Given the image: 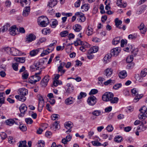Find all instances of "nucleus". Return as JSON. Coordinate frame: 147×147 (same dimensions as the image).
<instances>
[{
	"label": "nucleus",
	"instance_id": "obj_4",
	"mask_svg": "<svg viewBox=\"0 0 147 147\" xmlns=\"http://www.w3.org/2000/svg\"><path fill=\"white\" fill-rule=\"evenodd\" d=\"M37 96L39 101L38 110L40 112L42 110L44 106V100L43 96L40 94H38Z\"/></svg>",
	"mask_w": 147,
	"mask_h": 147
},
{
	"label": "nucleus",
	"instance_id": "obj_50",
	"mask_svg": "<svg viewBox=\"0 0 147 147\" xmlns=\"http://www.w3.org/2000/svg\"><path fill=\"white\" fill-rule=\"evenodd\" d=\"M82 42L80 39L77 38L76 40L74 42V44L75 46H76L79 45H81Z\"/></svg>",
	"mask_w": 147,
	"mask_h": 147
},
{
	"label": "nucleus",
	"instance_id": "obj_30",
	"mask_svg": "<svg viewBox=\"0 0 147 147\" xmlns=\"http://www.w3.org/2000/svg\"><path fill=\"white\" fill-rule=\"evenodd\" d=\"M147 113L140 111V113L138 115V117L140 119H145L146 117Z\"/></svg>",
	"mask_w": 147,
	"mask_h": 147
},
{
	"label": "nucleus",
	"instance_id": "obj_19",
	"mask_svg": "<svg viewBox=\"0 0 147 147\" xmlns=\"http://www.w3.org/2000/svg\"><path fill=\"white\" fill-rule=\"evenodd\" d=\"M86 34L88 36H91L94 33L93 29L91 26H88L86 31Z\"/></svg>",
	"mask_w": 147,
	"mask_h": 147
},
{
	"label": "nucleus",
	"instance_id": "obj_56",
	"mask_svg": "<svg viewBox=\"0 0 147 147\" xmlns=\"http://www.w3.org/2000/svg\"><path fill=\"white\" fill-rule=\"evenodd\" d=\"M122 86V84L121 83L116 84H115L113 87L114 89L117 90L121 87Z\"/></svg>",
	"mask_w": 147,
	"mask_h": 147
},
{
	"label": "nucleus",
	"instance_id": "obj_6",
	"mask_svg": "<svg viewBox=\"0 0 147 147\" xmlns=\"http://www.w3.org/2000/svg\"><path fill=\"white\" fill-rule=\"evenodd\" d=\"M44 63V61L42 59H40L38 62L35 63L34 65L35 67H34V69H36L39 70L42 68H44L45 67L43 66Z\"/></svg>",
	"mask_w": 147,
	"mask_h": 147
},
{
	"label": "nucleus",
	"instance_id": "obj_58",
	"mask_svg": "<svg viewBox=\"0 0 147 147\" xmlns=\"http://www.w3.org/2000/svg\"><path fill=\"white\" fill-rule=\"evenodd\" d=\"M92 143L94 146H98L102 145L101 143L96 141H92Z\"/></svg>",
	"mask_w": 147,
	"mask_h": 147
},
{
	"label": "nucleus",
	"instance_id": "obj_18",
	"mask_svg": "<svg viewBox=\"0 0 147 147\" xmlns=\"http://www.w3.org/2000/svg\"><path fill=\"white\" fill-rule=\"evenodd\" d=\"M30 12V7L28 6L27 7H25L23 11L22 15L24 17H27L29 14Z\"/></svg>",
	"mask_w": 147,
	"mask_h": 147
},
{
	"label": "nucleus",
	"instance_id": "obj_55",
	"mask_svg": "<svg viewBox=\"0 0 147 147\" xmlns=\"http://www.w3.org/2000/svg\"><path fill=\"white\" fill-rule=\"evenodd\" d=\"M19 124L20 125L19 128L21 130L23 131H25L26 130L27 127L25 125L23 124H20V123Z\"/></svg>",
	"mask_w": 147,
	"mask_h": 147
},
{
	"label": "nucleus",
	"instance_id": "obj_21",
	"mask_svg": "<svg viewBox=\"0 0 147 147\" xmlns=\"http://www.w3.org/2000/svg\"><path fill=\"white\" fill-rule=\"evenodd\" d=\"M27 107L24 104H22L20 106L19 108L20 110L21 113L24 114L27 110Z\"/></svg>",
	"mask_w": 147,
	"mask_h": 147
},
{
	"label": "nucleus",
	"instance_id": "obj_27",
	"mask_svg": "<svg viewBox=\"0 0 147 147\" xmlns=\"http://www.w3.org/2000/svg\"><path fill=\"white\" fill-rule=\"evenodd\" d=\"M57 3V1L56 0H50L48 2L47 5L48 7H53Z\"/></svg>",
	"mask_w": 147,
	"mask_h": 147
},
{
	"label": "nucleus",
	"instance_id": "obj_48",
	"mask_svg": "<svg viewBox=\"0 0 147 147\" xmlns=\"http://www.w3.org/2000/svg\"><path fill=\"white\" fill-rule=\"evenodd\" d=\"M147 74V69L145 68L141 71L140 75L142 77H145Z\"/></svg>",
	"mask_w": 147,
	"mask_h": 147
},
{
	"label": "nucleus",
	"instance_id": "obj_1",
	"mask_svg": "<svg viewBox=\"0 0 147 147\" xmlns=\"http://www.w3.org/2000/svg\"><path fill=\"white\" fill-rule=\"evenodd\" d=\"M37 22L40 26L42 27L46 26L49 23L48 18L44 16L38 17L37 19Z\"/></svg>",
	"mask_w": 147,
	"mask_h": 147
},
{
	"label": "nucleus",
	"instance_id": "obj_10",
	"mask_svg": "<svg viewBox=\"0 0 147 147\" xmlns=\"http://www.w3.org/2000/svg\"><path fill=\"white\" fill-rule=\"evenodd\" d=\"M49 78V76L47 75L42 79L41 81L40 84L42 86H47L50 79Z\"/></svg>",
	"mask_w": 147,
	"mask_h": 147
},
{
	"label": "nucleus",
	"instance_id": "obj_36",
	"mask_svg": "<svg viewBox=\"0 0 147 147\" xmlns=\"http://www.w3.org/2000/svg\"><path fill=\"white\" fill-rule=\"evenodd\" d=\"M64 126L67 129H70L72 127L73 123L70 121L65 122L64 124Z\"/></svg>",
	"mask_w": 147,
	"mask_h": 147
},
{
	"label": "nucleus",
	"instance_id": "obj_31",
	"mask_svg": "<svg viewBox=\"0 0 147 147\" xmlns=\"http://www.w3.org/2000/svg\"><path fill=\"white\" fill-rule=\"evenodd\" d=\"M20 3L22 6H24V4H25L26 7H27L29 6H28L30 3V0H25L22 1L21 0Z\"/></svg>",
	"mask_w": 147,
	"mask_h": 147
},
{
	"label": "nucleus",
	"instance_id": "obj_2",
	"mask_svg": "<svg viewBox=\"0 0 147 147\" xmlns=\"http://www.w3.org/2000/svg\"><path fill=\"white\" fill-rule=\"evenodd\" d=\"M41 74V71L36 73L35 74L30 77L29 78V81L31 84H35L38 81H39L41 79V77L39 75Z\"/></svg>",
	"mask_w": 147,
	"mask_h": 147
},
{
	"label": "nucleus",
	"instance_id": "obj_38",
	"mask_svg": "<svg viewBox=\"0 0 147 147\" xmlns=\"http://www.w3.org/2000/svg\"><path fill=\"white\" fill-rule=\"evenodd\" d=\"M26 144V140L21 141L19 142L18 146V147H28Z\"/></svg>",
	"mask_w": 147,
	"mask_h": 147
},
{
	"label": "nucleus",
	"instance_id": "obj_39",
	"mask_svg": "<svg viewBox=\"0 0 147 147\" xmlns=\"http://www.w3.org/2000/svg\"><path fill=\"white\" fill-rule=\"evenodd\" d=\"M39 51V49H36L33 50L30 52V55L32 56H34L38 53Z\"/></svg>",
	"mask_w": 147,
	"mask_h": 147
},
{
	"label": "nucleus",
	"instance_id": "obj_20",
	"mask_svg": "<svg viewBox=\"0 0 147 147\" xmlns=\"http://www.w3.org/2000/svg\"><path fill=\"white\" fill-rule=\"evenodd\" d=\"M22 53L20 51L14 47H12V55L16 56L20 55Z\"/></svg>",
	"mask_w": 147,
	"mask_h": 147
},
{
	"label": "nucleus",
	"instance_id": "obj_35",
	"mask_svg": "<svg viewBox=\"0 0 147 147\" xmlns=\"http://www.w3.org/2000/svg\"><path fill=\"white\" fill-rule=\"evenodd\" d=\"M115 22L116 27L120 29L121 28L119 26V25L121 24L122 23V21L121 20H119V19L117 18H116L115 20Z\"/></svg>",
	"mask_w": 147,
	"mask_h": 147
},
{
	"label": "nucleus",
	"instance_id": "obj_63",
	"mask_svg": "<svg viewBox=\"0 0 147 147\" xmlns=\"http://www.w3.org/2000/svg\"><path fill=\"white\" fill-rule=\"evenodd\" d=\"M25 121L26 123L28 124H30L33 122L32 119L30 118H26Z\"/></svg>",
	"mask_w": 147,
	"mask_h": 147
},
{
	"label": "nucleus",
	"instance_id": "obj_59",
	"mask_svg": "<svg viewBox=\"0 0 147 147\" xmlns=\"http://www.w3.org/2000/svg\"><path fill=\"white\" fill-rule=\"evenodd\" d=\"M134 59L132 55H130L128 56L126 59V61L127 63H130Z\"/></svg>",
	"mask_w": 147,
	"mask_h": 147
},
{
	"label": "nucleus",
	"instance_id": "obj_60",
	"mask_svg": "<svg viewBox=\"0 0 147 147\" xmlns=\"http://www.w3.org/2000/svg\"><path fill=\"white\" fill-rule=\"evenodd\" d=\"M81 45L85 49L89 48L90 47V44L86 42H82Z\"/></svg>",
	"mask_w": 147,
	"mask_h": 147
},
{
	"label": "nucleus",
	"instance_id": "obj_44",
	"mask_svg": "<svg viewBox=\"0 0 147 147\" xmlns=\"http://www.w3.org/2000/svg\"><path fill=\"white\" fill-rule=\"evenodd\" d=\"M101 112L100 110H96L93 111L92 114L94 116H98L101 114Z\"/></svg>",
	"mask_w": 147,
	"mask_h": 147
},
{
	"label": "nucleus",
	"instance_id": "obj_46",
	"mask_svg": "<svg viewBox=\"0 0 147 147\" xmlns=\"http://www.w3.org/2000/svg\"><path fill=\"white\" fill-rule=\"evenodd\" d=\"M10 26L9 24H7L6 25H4L2 28L1 30L2 32H6L7 31L8 28Z\"/></svg>",
	"mask_w": 147,
	"mask_h": 147
},
{
	"label": "nucleus",
	"instance_id": "obj_28",
	"mask_svg": "<svg viewBox=\"0 0 147 147\" xmlns=\"http://www.w3.org/2000/svg\"><path fill=\"white\" fill-rule=\"evenodd\" d=\"M15 98L17 100L22 102H24L26 100V97L24 96L16 95L15 96Z\"/></svg>",
	"mask_w": 147,
	"mask_h": 147
},
{
	"label": "nucleus",
	"instance_id": "obj_51",
	"mask_svg": "<svg viewBox=\"0 0 147 147\" xmlns=\"http://www.w3.org/2000/svg\"><path fill=\"white\" fill-rule=\"evenodd\" d=\"M12 47H7L4 49L5 51L9 54L11 55Z\"/></svg>",
	"mask_w": 147,
	"mask_h": 147
},
{
	"label": "nucleus",
	"instance_id": "obj_33",
	"mask_svg": "<svg viewBox=\"0 0 147 147\" xmlns=\"http://www.w3.org/2000/svg\"><path fill=\"white\" fill-rule=\"evenodd\" d=\"M127 76V74L125 71L123 70L121 71L119 74V77L121 78H124Z\"/></svg>",
	"mask_w": 147,
	"mask_h": 147
},
{
	"label": "nucleus",
	"instance_id": "obj_11",
	"mask_svg": "<svg viewBox=\"0 0 147 147\" xmlns=\"http://www.w3.org/2000/svg\"><path fill=\"white\" fill-rule=\"evenodd\" d=\"M36 38V37L33 34H29L26 36V41L28 42H30L35 40Z\"/></svg>",
	"mask_w": 147,
	"mask_h": 147
},
{
	"label": "nucleus",
	"instance_id": "obj_14",
	"mask_svg": "<svg viewBox=\"0 0 147 147\" xmlns=\"http://www.w3.org/2000/svg\"><path fill=\"white\" fill-rule=\"evenodd\" d=\"M117 5L121 8H125L127 5V3L123 0H117Z\"/></svg>",
	"mask_w": 147,
	"mask_h": 147
},
{
	"label": "nucleus",
	"instance_id": "obj_37",
	"mask_svg": "<svg viewBox=\"0 0 147 147\" xmlns=\"http://www.w3.org/2000/svg\"><path fill=\"white\" fill-rule=\"evenodd\" d=\"M98 47L95 46L91 48L89 50L90 53H94L98 51Z\"/></svg>",
	"mask_w": 147,
	"mask_h": 147
},
{
	"label": "nucleus",
	"instance_id": "obj_16",
	"mask_svg": "<svg viewBox=\"0 0 147 147\" xmlns=\"http://www.w3.org/2000/svg\"><path fill=\"white\" fill-rule=\"evenodd\" d=\"M113 73V70L111 68H108L105 70L104 75L108 78L110 77Z\"/></svg>",
	"mask_w": 147,
	"mask_h": 147
},
{
	"label": "nucleus",
	"instance_id": "obj_23",
	"mask_svg": "<svg viewBox=\"0 0 147 147\" xmlns=\"http://www.w3.org/2000/svg\"><path fill=\"white\" fill-rule=\"evenodd\" d=\"M111 55L110 54H107L105 55L103 59L105 63H107L110 61Z\"/></svg>",
	"mask_w": 147,
	"mask_h": 147
},
{
	"label": "nucleus",
	"instance_id": "obj_25",
	"mask_svg": "<svg viewBox=\"0 0 147 147\" xmlns=\"http://www.w3.org/2000/svg\"><path fill=\"white\" fill-rule=\"evenodd\" d=\"M73 28L76 32H80L82 29V27L79 24L74 25L73 27Z\"/></svg>",
	"mask_w": 147,
	"mask_h": 147
},
{
	"label": "nucleus",
	"instance_id": "obj_12",
	"mask_svg": "<svg viewBox=\"0 0 147 147\" xmlns=\"http://www.w3.org/2000/svg\"><path fill=\"white\" fill-rule=\"evenodd\" d=\"M120 51V48H115L111 50V54H110L111 56H116L118 55Z\"/></svg>",
	"mask_w": 147,
	"mask_h": 147
},
{
	"label": "nucleus",
	"instance_id": "obj_29",
	"mask_svg": "<svg viewBox=\"0 0 147 147\" xmlns=\"http://www.w3.org/2000/svg\"><path fill=\"white\" fill-rule=\"evenodd\" d=\"M15 61L20 63H23L24 62L25 58L24 57H15L14 58Z\"/></svg>",
	"mask_w": 147,
	"mask_h": 147
},
{
	"label": "nucleus",
	"instance_id": "obj_42",
	"mask_svg": "<svg viewBox=\"0 0 147 147\" xmlns=\"http://www.w3.org/2000/svg\"><path fill=\"white\" fill-rule=\"evenodd\" d=\"M119 100V98L117 97H115L113 98V97L109 101L112 104H116L117 103Z\"/></svg>",
	"mask_w": 147,
	"mask_h": 147
},
{
	"label": "nucleus",
	"instance_id": "obj_53",
	"mask_svg": "<svg viewBox=\"0 0 147 147\" xmlns=\"http://www.w3.org/2000/svg\"><path fill=\"white\" fill-rule=\"evenodd\" d=\"M68 32L67 30H64L61 32L60 33V36L62 37H65L68 35Z\"/></svg>",
	"mask_w": 147,
	"mask_h": 147
},
{
	"label": "nucleus",
	"instance_id": "obj_8",
	"mask_svg": "<svg viewBox=\"0 0 147 147\" xmlns=\"http://www.w3.org/2000/svg\"><path fill=\"white\" fill-rule=\"evenodd\" d=\"M5 122L6 125L9 126H11L14 123L18 125H19V123H20L19 121L16 119H7L5 121Z\"/></svg>",
	"mask_w": 147,
	"mask_h": 147
},
{
	"label": "nucleus",
	"instance_id": "obj_47",
	"mask_svg": "<svg viewBox=\"0 0 147 147\" xmlns=\"http://www.w3.org/2000/svg\"><path fill=\"white\" fill-rule=\"evenodd\" d=\"M115 82V81L114 80H111V79L107 80L104 83V84L105 86L108 85L110 84H114Z\"/></svg>",
	"mask_w": 147,
	"mask_h": 147
},
{
	"label": "nucleus",
	"instance_id": "obj_62",
	"mask_svg": "<svg viewBox=\"0 0 147 147\" xmlns=\"http://www.w3.org/2000/svg\"><path fill=\"white\" fill-rule=\"evenodd\" d=\"M93 53H90L89 50L88 51L87 56L89 59H92L93 58L94 55Z\"/></svg>",
	"mask_w": 147,
	"mask_h": 147
},
{
	"label": "nucleus",
	"instance_id": "obj_13",
	"mask_svg": "<svg viewBox=\"0 0 147 147\" xmlns=\"http://www.w3.org/2000/svg\"><path fill=\"white\" fill-rule=\"evenodd\" d=\"M65 65V63L64 62H62L60 63V65L58 67V73L60 72L61 75L63 74L65 71V70L63 69Z\"/></svg>",
	"mask_w": 147,
	"mask_h": 147
},
{
	"label": "nucleus",
	"instance_id": "obj_17",
	"mask_svg": "<svg viewBox=\"0 0 147 147\" xmlns=\"http://www.w3.org/2000/svg\"><path fill=\"white\" fill-rule=\"evenodd\" d=\"M18 92V94L20 95L25 96L26 95L28 94V90L24 88L20 89Z\"/></svg>",
	"mask_w": 147,
	"mask_h": 147
},
{
	"label": "nucleus",
	"instance_id": "obj_61",
	"mask_svg": "<svg viewBox=\"0 0 147 147\" xmlns=\"http://www.w3.org/2000/svg\"><path fill=\"white\" fill-rule=\"evenodd\" d=\"M98 92V90L97 89H94L91 90L89 93V94L90 95L94 94L97 93Z\"/></svg>",
	"mask_w": 147,
	"mask_h": 147
},
{
	"label": "nucleus",
	"instance_id": "obj_43",
	"mask_svg": "<svg viewBox=\"0 0 147 147\" xmlns=\"http://www.w3.org/2000/svg\"><path fill=\"white\" fill-rule=\"evenodd\" d=\"M120 40V38L117 37L114 38L112 44L114 45H116L119 43Z\"/></svg>",
	"mask_w": 147,
	"mask_h": 147
},
{
	"label": "nucleus",
	"instance_id": "obj_40",
	"mask_svg": "<svg viewBox=\"0 0 147 147\" xmlns=\"http://www.w3.org/2000/svg\"><path fill=\"white\" fill-rule=\"evenodd\" d=\"M62 84V82L61 81L54 80L53 83V85L54 86L56 87L59 85Z\"/></svg>",
	"mask_w": 147,
	"mask_h": 147
},
{
	"label": "nucleus",
	"instance_id": "obj_3",
	"mask_svg": "<svg viewBox=\"0 0 147 147\" xmlns=\"http://www.w3.org/2000/svg\"><path fill=\"white\" fill-rule=\"evenodd\" d=\"M97 99L94 96L92 95L89 97L87 100L88 105L90 106H93L96 103Z\"/></svg>",
	"mask_w": 147,
	"mask_h": 147
},
{
	"label": "nucleus",
	"instance_id": "obj_34",
	"mask_svg": "<svg viewBox=\"0 0 147 147\" xmlns=\"http://www.w3.org/2000/svg\"><path fill=\"white\" fill-rule=\"evenodd\" d=\"M89 8V6L88 4H84L81 7V9L82 12L88 11Z\"/></svg>",
	"mask_w": 147,
	"mask_h": 147
},
{
	"label": "nucleus",
	"instance_id": "obj_54",
	"mask_svg": "<svg viewBox=\"0 0 147 147\" xmlns=\"http://www.w3.org/2000/svg\"><path fill=\"white\" fill-rule=\"evenodd\" d=\"M46 40V38L44 37L40 38L37 41V42L36 44L39 45L41 43L45 41Z\"/></svg>",
	"mask_w": 147,
	"mask_h": 147
},
{
	"label": "nucleus",
	"instance_id": "obj_49",
	"mask_svg": "<svg viewBox=\"0 0 147 147\" xmlns=\"http://www.w3.org/2000/svg\"><path fill=\"white\" fill-rule=\"evenodd\" d=\"M135 96H136L134 100V101L135 102H137L142 97L143 95L142 94H138Z\"/></svg>",
	"mask_w": 147,
	"mask_h": 147
},
{
	"label": "nucleus",
	"instance_id": "obj_5",
	"mask_svg": "<svg viewBox=\"0 0 147 147\" xmlns=\"http://www.w3.org/2000/svg\"><path fill=\"white\" fill-rule=\"evenodd\" d=\"M113 94L110 92L105 93L102 96V100L106 102L109 101L113 97Z\"/></svg>",
	"mask_w": 147,
	"mask_h": 147
},
{
	"label": "nucleus",
	"instance_id": "obj_9",
	"mask_svg": "<svg viewBox=\"0 0 147 147\" xmlns=\"http://www.w3.org/2000/svg\"><path fill=\"white\" fill-rule=\"evenodd\" d=\"M132 48V45H130L129 46H128V47L124 48H123V50L127 52H129V51H131L132 53L135 55H136L137 54V52L138 51V50L137 49H135V50H133Z\"/></svg>",
	"mask_w": 147,
	"mask_h": 147
},
{
	"label": "nucleus",
	"instance_id": "obj_26",
	"mask_svg": "<svg viewBox=\"0 0 147 147\" xmlns=\"http://www.w3.org/2000/svg\"><path fill=\"white\" fill-rule=\"evenodd\" d=\"M74 100L72 97H70L65 100V102L66 105H70L74 102Z\"/></svg>",
	"mask_w": 147,
	"mask_h": 147
},
{
	"label": "nucleus",
	"instance_id": "obj_45",
	"mask_svg": "<svg viewBox=\"0 0 147 147\" xmlns=\"http://www.w3.org/2000/svg\"><path fill=\"white\" fill-rule=\"evenodd\" d=\"M122 141V138L121 136H115L114 138V141L117 143L121 142Z\"/></svg>",
	"mask_w": 147,
	"mask_h": 147
},
{
	"label": "nucleus",
	"instance_id": "obj_24",
	"mask_svg": "<svg viewBox=\"0 0 147 147\" xmlns=\"http://www.w3.org/2000/svg\"><path fill=\"white\" fill-rule=\"evenodd\" d=\"M138 28L142 34H144L146 31V28L143 23H141L140 25L138 27Z\"/></svg>",
	"mask_w": 147,
	"mask_h": 147
},
{
	"label": "nucleus",
	"instance_id": "obj_41",
	"mask_svg": "<svg viewBox=\"0 0 147 147\" xmlns=\"http://www.w3.org/2000/svg\"><path fill=\"white\" fill-rule=\"evenodd\" d=\"M146 123V122L145 120L140 121L139 120H137L134 123V124L135 125H137L138 124L144 125Z\"/></svg>",
	"mask_w": 147,
	"mask_h": 147
},
{
	"label": "nucleus",
	"instance_id": "obj_57",
	"mask_svg": "<svg viewBox=\"0 0 147 147\" xmlns=\"http://www.w3.org/2000/svg\"><path fill=\"white\" fill-rule=\"evenodd\" d=\"M0 136L2 140L5 139L7 137V135L4 132H1L0 133Z\"/></svg>",
	"mask_w": 147,
	"mask_h": 147
},
{
	"label": "nucleus",
	"instance_id": "obj_15",
	"mask_svg": "<svg viewBox=\"0 0 147 147\" xmlns=\"http://www.w3.org/2000/svg\"><path fill=\"white\" fill-rule=\"evenodd\" d=\"M9 30L11 35L14 36L16 34L18 30L16 26H13L10 27Z\"/></svg>",
	"mask_w": 147,
	"mask_h": 147
},
{
	"label": "nucleus",
	"instance_id": "obj_32",
	"mask_svg": "<svg viewBox=\"0 0 147 147\" xmlns=\"http://www.w3.org/2000/svg\"><path fill=\"white\" fill-rule=\"evenodd\" d=\"M147 128V126H146L144 125H140L138 126L137 130L140 132H141L145 131Z\"/></svg>",
	"mask_w": 147,
	"mask_h": 147
},
{
	"label": "nucleus",
	"instance_id": "obj_64",
	"mask_svg": "<svg viewBox=\"0 0 147 147\" xmlns=\"http://www.w3.org/2000/svg\"><path fill=\"white\" fill-rule=\"evenodd\" d=\"M106 129L108 131L111 132L113 130V127L112 125H110L107 126Z\"/></svg>",
	"mask_w": 147,
	"mask_h": 147
},
{
	"label": "nucleus",
	"instance_id": "obj_7",
	"mask_svg": "<svg viewBox=\"0 0 147 147\" xmlns=\"http://www.w3.org/2000/svg\"><path fill=\"white\" fill-rule=\"evenodd\" d=\"M75 15L78 17V20L79 22H83L86 20V18L84 16V14L81 12H76L75 13Z\"/></svg>",
	"mask_w": 147,
	"mask_h": 147
},
{
	"label": "nucleus",
	"instance_id": "obj_22",
	"mask_svg": "<svg viewBox=\"0 0 147 147\" xmlns=\"http://www.w3.org/2000/svg\"><path fill=\"white\" fill-rule=\"evenodd\" d=\"M66 86L67 87L66 92L69 94L71 93L74 90L73 86L70 83L67 84Z\"/></svg>",
	"mask_w": 147,
	"mask_h": 147
},
{
	"label": "nucleus",
	"instance_id": "obj_52",
	"mask_svg": "<svg viewBox=\"0 0 147 147\" xmlns=\"http://www.w3.org/2000/svg\"><path fill=\"white\" fill-rule=\"evenodd\" d=\"M28 76L29 74L28 72L26 71L24 72L22 74V78L24 80L28 78Z\"/></svg>",
	"mask_w": 147,
	"mask_h": 147
}]
</instances>
